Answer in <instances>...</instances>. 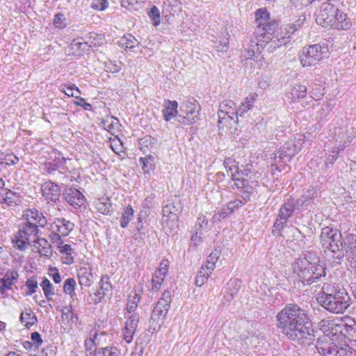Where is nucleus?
Wrapping results in <instances>:
<instances>
[{
    "label": "nucleus",
    "mask_w": 356,
    "mask_h": 356,
    "mask_svg": "<svg viewBox=\"0 0 356 356\" xmlns=\"http://www.w3.org/2000/svg\"><path fill=\"white\" fill-rule=\"evenodd\" d=\"M277 326L289 339L304 346H309L315 340L314 331L307 326V312L297 304H287L276 315Z\"/></svg>",
    "instance_id": "obj_1"
},
{
    "label": "nucleus",
    "mask_w": 356,
    "mask_h": 356,
    "mask_svg": "<svg viewBox=\"0 0 356 356\" xmlns=\"http://www.w3.org/2000/svg\"><path fill=\"white\" fill-rule=\"evenodd\" d=\"M324 309L333 314H343L350 306V297L344 290H337L330 284H323L317 298Z\"/></svg>",
    "instance_id": "obj_2"
},
{
    "label": "nucleus",
    "mask_w": 356,
    "mask_h": 356,
    "mask_svg": "<svg viewBox=\"0 0 356 356\" xmlns=\"http://www.w3.org/2000/svg\"><path fill=\"white\" fill-rule=\"evenodd\" d=\"M318 263V258L309 252L296 260L293 266L294 273L302 282L310 284L325 275V268Z\"/></svg>",
    "instance_id": "obj_3"
},
{
    "label": "nucleus",
    "mask_w": 356,
    "mask_h": 356,
    "mask_svg": "<svg viewBox=\"0 0 356 356\" xmlns=\"http://www.w3.org/2000/svg\"><path fill=\"white\" fill-rule=\"evenodd\" d=\"M171 300L170 292L165 291L162 293V297L160 298L156 302L149 320V330L152 331V333L157 332L160 328V321H163L168 314Z\"/></svg>",
    "instance_id": "obj_4"
},
{
    "label": "nucleus",
    "mask_w": 356,
    "mask_h": 356,
    "mask_svg": "<svg viewBox=\"0 0 356 356\" xmlns=\"http://www.w3.org/2000/svg\"><path fill=\"white\" fill-rule=\"evenodd\" d=\"M328 51L327 45L315 44L304 47L300 56V60L303 67L316 65L326 56Z\"/></svg>",
    "instance_id": "obj_5"
},
{
    "label": "nucleus",
    "mask_w": 356,
    "mask_h": 356,
    "mask_svg": "<svg viewBox=\"0 0 356 356\" xmlns=\"http://www.w3.org/2000/svg\"><path fill=\"white\" fill-rule=\"evenodd\" d=\"M200 106L193 99L184 101L180 106L178 121L184 125L194 124L199 119Z\"/></svg>",
    "instance_id": "obj_6"
},
{
    "label": "nucleus",
    "mask_w": 356,
    "mask_h": 356,
    "mask_svg": "<svg viewBox=\"0 0 356 356\" xmlns=\"http://www.w3.org/2000/svg\"><path fill=\"white\" fill-rule=\"evenodd\" d=\"M318 327L323 332L325 337L333 341L341 337L343 330H352V327L348 326L338 318H324L318 323Z\"/></svg>",
    "instance_id": "obj_7"
},
{
    "label": "nucleus",
    "mask_w": 356,
    "mask_h": 356,
    "mask_svg": "<svg viewBox=\"0 0 356 356\" xmlns=\"http://www.w3.org/2000/svg\"><path fill=\"white\" fill-rule=\"evenodd\" d=\"M325 339L318 341L316 348L322 356H356L355 350L348 345L339 346L333 343L325 342Z\"/></svg>",
    "instance_id": "obj_8"
},
{
    "label": "nucleus",
    "mask_w": 356,
    "mask_h": 356,
    "mask_svg": "<svg viewBox=\"0 0 356 356\" xmlns=\"http://www.w3.org/2000/svg\"><path fill=\"white\" fill-rule=\"evenodd\" d=\"M220 255V250L215 249L207 257V262L202 265L196 278L195 284L198 286H202L211 275L216 268V264Z\"/></svg>",
    "instance_id": "obj_9"
},
{
    "label": "nucleus",
    "mask_w": 356,
    "mask_h": 356,
    "mask_svg": "<svg viewBox=\"0 0 356 356\" xmlns=\"http://www.w3.org/2000/svg\"><path fill=\"white\" fill-rule=\"evenodd\" d=\"M336 13V6L330 3H323L316 13V22L323 27H330Z\"/></svg>",
    "instance_id": "obj_10"
},
{
    "label": "nucleus",
    "mask_w": 356,
    "mask_h": 356,
    "mask_svg": "<svg viewBox=\"0 0 356 356\" xmlns=\"http://www.w3.org/2000/svg\"><path fill=\"white\" fill-rule=\"evenodd\" d=\"M110 341V337L106 332L92 329L85 341L86 350H92L95 346L104 347Z\"/></svg>",
    "instance_id": "obj_11"
},
{
    "label": "nucleus",
    "mask_w": 356,
    "mask_h": 356,
    "mask_svg": "<svg viewBox=\"0 0 356 356\" xmlns=\"http://www.w3.org/2000/svg\"><path fill=\"white\" fill-rule=\"evenodd\" d=\"M112 291V285L107 275H102L99 282V288L93 294H90L86 301L90 305H97L102 301L104 296Z\"/></svg>",
    "instance_id": "obj_12"
},
{
    "label": "nucleus",
    "mask_w": 356,
    "mask_h": 356,
    "mask_svg": "<svg viewBox=\"0 0 356 356\" xmlns=\"http://www.w3.org/2000/svg\"><path fill=\"white\" fill-rule=\"evenodd\" d=\"M74 224L65 218H56L51 227L54 233L52 239L55 240L58 244L63 243L61 236H67L74 229Z\"/></svg>",
    "instance_id": "obj_13"
},
{
    "label": "nucleus",
    "mask_w": 356,
    "mask_h": 356,
    "mask_svg": "<svg viewBox=\"0 0 356 356\" xmlns=\"http://www.w3.org/2000/svg\"><path fill=\"white\" fill-rule=\"evenodd\" d=\"M328 260L333 264H340L344 257L342 241L323 248Z\"/></svg>",
    "instance_id": "obj_14"
},
{
    "label": "nucleus",
    "mask_w": 356,
    "mask_h": 356,
    "mask_svg": "<svg viewBox=\"0 0 356 356\" xmlns=\"http://www.w3.org/2000/svg\"><path fill=\"white\" fill-rule=\"evenodd\" d=\"M341 234L336 229H332L329 227H323L321 230L320 235V241L322 248L328 247V245H332L340 242L341 241Z\"/></svg>",
    "instance_id": "obj_15"
},
{
    "label": "nucleus",
    "mask_w": 356,
    "mask_h": 356,
    "mask_svg": "<svg viewBox=\"0 0 356 356\" xmlns=\"http://www.w3.org/2000/svg\"><path fill=\"white\" fill-rule=\"evenodd\" d=\"M177 209L172 204H169L163 207V217L161 220L162 225L164 229L166 227L170 229L177 227Z\"/></svg>",
    "instance_id": "obj_16"
},
{
    "label": "nucleus",
    "mask_w": 356,
    "mask_h": 356,
    "mask_svg": "<svg viewBox=\"0 0 356 356\" xmlns=\"http://www.w3.org/2000/svg\"><path fill=\"white\" fill-rule=\"evenodd\" d=\"M278 28V23L275 20H271L268 22H259V27L256 31V33L259 38L268 42H272L271 35Z\"/></svg>",
    "instance_id": "obj_17"
},
{
    "label": "nucleus",
    "mask_w": 356,
    "mask_h": 356,
    "mask_svg": "<svg viewBox=\"0 0 356 356\" xmlns=\"http://www.w3.org/2000/svg\"><path fill=\"white\" fill-rule=\"evenodd\" d=\"M127 321L123 330V337L127 343H131L138 326L139 316L136 314H127Z\"/></svg>",
    "instance_id": "obj_18"
},
{
    "label": "nucleus",
    "mask_w": 356,
    "mask_h": 356,
    "mask_svg": "<svg viewBox=\"0 0 356 356\" xmlns=\"http://www.w3.org/2000/svg\"><path fill=\"white\" fill-rule=\"evenodd\" d=\"M169 261L168 260H163L159 265V267L155 271L152 279V290L157 291L160 289L167 274L168 272Z\"/></svg>",
    "instance_id": "obj_19"
},
{
    "label": "nucleus",
    "mask_w": 356,
    "mask_h": 356,
    "mask_svg": "<svg viewBox=\"0 0 356 356\" xmlns=\"http://www.w3.org/2000/svg\"><path fill=\"white\" fill-rule=\"evenodd\" d=\"M67 160L71 161L70 159H67L65 157H55L52 161L44 163L45 170L48 173H52L56 170H59L61 173H65L66 171L71 172L74 169L66 165Z\"/></svg>",
    "instance_id": "obj_20"
},
{
    "label": "nucleus",
    "mask_w": 356,
    "mask_h": 356,
    "mask_svg": "<svg viewBox=\"0 0 356 356\" xmlns=\"http://www.w3.org/2000/svg\"><path fill=\"white\" fill-rule=\"evenodd\" d=\"M43 197L47 200L56 202L58 200L60 195V189L58 185L49 181L44 183L42 186Z\"/></svg>",
    "instance_id": "obj_21"
},
{
    "label": "nucleus",
    "mask_w": 356,
    "mask_h": 356,
    "mask_svg": "<svg viewBox=\"0 0 356 356\" xmlns=\"http://www.w3.org/2000/svg\"><path fill=\"white\" fill-rule=\"evenodd\" d=\"M64 197L65 200L74 208L81 207L86 202L84 195L74 188H67L65 191Z\"/></svg>",
    "instance_id": "obj_22"
},
{
    "label": "nucleus",
    "mask_w": 356,
    "mask_h": 356,
    "mask_svg": "<svg viewBox=\"0 0 356 356\" xmlns=\"http://www.w3.org/2000/svg\"><path fill=\"white\" fill-rule=\"evenodd\" d=\"M264 42L267 43V41L262 38L258 39L257 37L255 40H251L245 49L244 57L246 59H252L259 56L264 47Z\"/></svg>",
    "instance_id": "obj_23"
},
{
    "label": "nucleus",
    "mask_w": 356,
    "mask_h": 356,
    "mask_svg": "<svg viewBox=\"0 0 356 356\" xmlns=\"http://www.w3.org/2000/svg\"><path fill=\"white\" fill-rule=\"evenodd\" d=\"M330 27L337 30H348L351 26V21L347 15L336 8V13Z\"/></svg>",
    "instance_id": "obj_24"
},
{
    "label": "nucleus",
    "mask_w": 356,
    "mask_h": 356,
    "mask_svg": "<svg viewBox=\"0 0 356 356\" xmlns=\"http://www.w3.org/2000/svg\"><path fill=\"white\" fill-rule=\"evenodd\" d=\"M19 274L16 270H8L3 277L0 279V292L3 294L6 291L11 289L12 286L17 280Z\"/></svg>",
    "instance_id": "obj_25"
},
{
    "label": "nucleus",
    "mask_w": 356,
    "mask_h": 356,
    "mask_svg": "<svg viewBox=\"0 0 356 356\" xmlns=\"http://www.w3.org/2000/svg\"><path fill=\"white\" fill-rule=\"evenodd\" d=\"M20 233H22L26 236L29 238V241L31 242L36 241V237L38 236L39 229L37 227V225L29 221H26L21 227L19 228Z\"/></svg>",
    "instance_id": "obj_26"
},
{
    "label": "nucleus",
    "mask_w": 356,
    "mask_h": 356,
    "mask_svg": "<svg viewBox=\"0 0 356 356\" xmlns=\"http://www.w3.org/2000/svg\"><path fill=\"white\" fill-rule=\"evenodd\" d=\"M345 250L349 259L356 262V235L348 234L344 239Z\"/></svg>",
    "instance_id": "obj_27"
},
{
    "label": "nucleus",
    "mask_w": 356,
    "mask_h": 356,
    "mask_svg": "<svg viewBox=\"0 0 356 356\" xmlns=\"http://www.w3.org/2000/svg\"><path fill=\"white\" fill-rule=\"evenodd\" d=\"M77 275L82 286H90L93 282V275L90 267H81L78 270Z\"/></svg>",
    "instance_id": "obj_28"
},
{
    "label": "nucleus",
    "mask_w": 356,
    "mask_h": 356,
    "mask_svg": "<svg viewBox=\"0 0 356 356\" xmlns=\"http://www.w3.org/2000/svg\"><path fill=\"white\" fill-rule=\"evenodd\" d=\"M162 111L164 119L166 121L170 120L172 118L179 114L177 111L178 104L177 101L166 100L164 102Z\"/></svg>",
    "instance_id": "obj_29"
},
{
    "label": "nucleus",
    "mask_w": 356,
    "mask_h": 356,
    "mask_svg": "<svg viewBox=\"0 0 356 356\" xmlns=\"http://www.w3.org/2000/svg\"><path fill=\"white\" fill-rule=\"evenodd\" d=\"M12 242L14 244V247L19 250H25L31 243L29 238L20 233V229L13 235Z\"/></svg>",
    "instance_id": "obj_30"
},
{
    "label": "nucleus",
    "mask_w": 356,
    "mask_h": 356,
    "mask_svg": "<svg viewBox=\"0 0 356 356\" xmlns=\"http://www.w3.org/2000/svg\"><path fill=\"white\" fill-rule=\"evenodd\" d=\"M295 209H298L296 200L293 198H289L280 209L279 213L288 219Z\"/></svg>",
    "instance_id": "obj_31"
},
{
    "label": "nucleus",
    "mask_w": 356,
    "mask_h": 356,
    "mask_svg": "<svg viewBox=\"0 0 356 356\" xmlns=\"http://www.w3.org/2000/svg\"><path fill=\"white\" fill-rule=\"evenodd\" d=\"M27 217L26 221L31 220L37 225L38 228V227H44L47 225V220L46 218L43 216L42 213L38 210H30Z\"/></svg>",
    "instance_id": "obj_32"
},
{
    "label": "nucleus",
    "mask_w": 356,
    "mask_h": 356,
    "mask_svg": "<svg viewBox=\"0 0 356 356\" xmlns=\"http://www.w3.org/2000/svg\"><path fill=\"white\" fill-rule=\"evenodd\" d=\"M307 94V87L304 85H296L288 92V97L293 101L303 98Z\"/></svg>",
    "instance_id": "obj_33"
},
{
    "label": "nucleus",
    "mask_w": 356,
    "mask_h": 356,
    "mask_svg": "<svg viewBox=\"0 0 356 356\" xmlns=\"http://www.w3.org/2000/svg\"><path fill=\"white\" fill-rule=\"evenodd\" d=\"M316 191L314 188L308 189L304 195H302L299 199L296 200L298 209H303L309 203L310 200L316 197Z\"/></svg>",
    "instance_id": "obj_34"
},
{
    "label": "nucleus",
    "mask_w": 356,
    "mask_h": 356,
    "mask_svg": "<svg viewBox=\"0 0 356 356\" xmlns=\"http://www.w3.org/2000/svg\"><path fill=\"white\" fill-rule=\"evenodd\" d=\"M22 202L20 195L10 190H7L1 203L6 204L8 206L17 205Z\"/></svg>",
    "instance_id": "obj_35"
},
{
    "label": "nucleus",
    "mask_w": 356,
    "mask_h": 356,
    "mask_svg": "<svg viewBox=\"0 0 356 356\" xmlns=\"http://www.w3.org/2000/svg\"><path fill=\"white\" fill-rule=\"evenodd\" d=\"M305 20L306 17L305 15H302L299 17L298 19L296 20L295 23L289 24L288 27L285 28L286 31V35H287V36L282 37V40H284L286 38H291V35H293L296 31H298V29L302 26Z\"/></svg>",
    "instance_id": "obj_36"
},
{
    "label": "nucleus",
    "mask_w": 356,
    "mask_h": 356,
    "mask_svg": "<svg viewBox=\"0 0 356 356\" xmlns=\"http://www.w3.org/2000/svg\"><path fill=\"white\" fill-rule=\"evenodd\" d=\"M120 351L115 347L105 346L96 348L95 356H119Z\"/></svg>",
    "instance_id": "obj_37"
},
{
    "label": "nucleus",
    "mask_w": 356,
    "mask_h": 356,
    "mask_svg": "<svg viewBox=\"0 0 356 356\" xmlns=\"http://www.w3.org/2000/svg\"><path fill=\"white\" fill-rule=\"evenodd\" d=\"M219 109L225 113H229L234 115L236 118V104L232 100H225L219 105Z\"/></svg>",
    "instance_id": "obj_38"
},
{
    "label": "nucleus",
    "mask_w": 356,
    "mask_h": 356,
    "mask_svg": "<svg viewBox=\"0 0 356 356\" xmlns=\"http://www.w3.org/2000/svg\"><path fill=\"white\" fill-rule=\"evenodd\" d=\"M33 242L34 243L33 246L38 250V252L40 254L44 255L47 254L50 245L46 239L38 238L37 236L36 241Z\"/></svg>",
    "instance_id": "obj_39"
},
{
    "label": "nucleus",
    "mask_w": 356,
    "mask_h": 356,
    "mask_svg": "<svg viewBox=\"0 0 356 356\" xmlns=\"http://www.w3.org/2000/svg\"><path fill=\"white\" fill-rule=\"evenodd\" d=\"M76 281L73 278H67L64 283L63 291L70 295L72 300H74L76 294L75 293Z\"/></svg>",
    "instance_id": "obj_40"
},
{
    "label": "nucleus",
    "mask_w": 356,
    "mask_h": 356,
    "mask_svg": "<svg viewBox=\"0 0 356 356\" xmlns=\"http://www.w3.org/2000/svg\"><path fill=\"white\" fill-rule=\"evenodd\" d=\"M20 320L22 323L27 327L32 326L37 321L36 316L33 312L30 311L29 312L21 313Z\"/></svg>",
    "instance_id": "obj_41"
},
{
    "label": "nucleus",
    "mask_w": 356,
    "mask_h": 356,
    "mask_svg": "<svg viewBox=\"0 0 356 356\" xmlns=\"http://www.w3.org/2000/svg\"><path fill=\"white\" fill-rule=\"evenodd\" d=\"M60 90L69 97H73L78 99L80 98L81 92L74 84L68 86L62 85L60 86Z\"/></svg>",
    "instance_id": "obj_42"
},
{
    "label": "nucleus",
    "mask_w": 356,
    "mask_h": 356,
    "mask_svg": "<svg viewBox=\"0 0 356 356\" xmlns=\"http://www.w3.org/2000/svg\"><path fill=\"white\" fill-rule=\"evenodd\" d=\"M134 216V209L131 207L129 206L124 209V211L122 213L121 220H120V225L122 227L125 228L130 220Z\"/></svg>",
    "instance_id": "obj_43"
},
{
    "label": "nucleus",
    "mask_w": 356,
    "mask_h": 356,
    "mask_svg": "<svg viewBox=\"0 0 356 356\" xmlns=\"http://www.w3.org/2000/svg\"><path fill=\"white\" fill-rule=\"evenodd\" d=\"M41 286L42 288L44 294L47 299H50V296L54 294V286L49 282L47 278H44L42 283Z\"/></svg>",
    "instance_id": "obj_44"
},
{
    "label": "nucleus",
    "mask_w": 356,
    "mask_h": 356,
    "mask_svg": "<svg viewBox=\"0 0 356 356\" xmlns=\"http://www.w3.org/2000/svg\"><path fill=\"white\" fill-rule=\"evenodd\" d=\"M255 16L257 28L259 27V22L269 21V13L265 8L258 9L255 13Z\"/></svg>",
    "instance_id": "obj_45"
},
{
    "label": "nucleus",
    "mask_w": 356,
    "mask_h": 356,
    "mask_svg": "<svg viewBox=\"0 0 356 356\" xmlns=\"http://www.w3.org/2000/svg\"><path fill=\"white\" fill-rule=\"evenodd\" d=\"M96 208L99 212L102 214H106L110 212L111 209V203L108 202V200H105V201H102L99 200L95 203Z\"/></svg>",
    "instance_id": "obj_46"
},
{
    "label": "nucleus",
    "mask_w": 356,
    "mask_h": 356,
    "mask_svg": "<svg viewBox=\"0 0 356 356\" xmlns=\"http://www.w3.org/2000/svg\"><path fill=\"white\" fill-rule=\"evenodd\" d=\"M148 15L153 22L154 26H158L161 22L160 11L156 6H153L148 12Z\"/></svg>",
    "instance_id": "obj_47"
},
{
    "label": "nucleus",
    "mask_w": 356,
    "mask_h": 356,
    "mask_svg": "<svg viewBox=\"0 0 356 356\" xmlns=\"http://www.w3.org/2000/svg\"><path fill=\"white\" fill-rule=\"evenodd\" d=\"M131 296H129V298L127 302V314H130L132 312H134L138 306V303L139 302L140 298L138 294L134 293V295L132 296L133 300L131 299Z\"/></svg>",
    "instance_id": "obj_48"
},
{
    "label": "nucleus",
    "mask_w": 356,
    "mask_h": 356,
    "mask_svg": "<svg viewBox=\"0 0 356 356\" xmlns=\"http://www.w3.org/2000/svg\"><path fill=\"white\" fill-rule=\"evenodd\" d=\"M121 42L123 45H124L125 49H132L136 45H138L139 42L137 41V40L131 35H129L128 36L124 37Z\"/></svg>",
    "instance_id": "obj_49"
},
{
    "label": "nucleus",
    "mask_w": 356,
    "mask_h": 356,
    "mask_svg": "<svg viewBox=\"0 0 356 356\" xmlns=\"http://www.w3.org/2000/svg\"><path fill=\"white\" fill-rule=\"evenodd\" d=\"M235 117L227 116L224 119L218 120V127L219 129L225 130V129H227L232 125V122H235Z\"/></svg>",
    "instance_id": "obj_50"
},
{
    "label": "nucleus",
    "mask_w": 356,
    "mask_h": 356,
    "mask_svg": "<svg viewBox=\"0 0 356 356\" xmlns=\"http://www.w3.org/2000/svg\"><path fill=\"white\" fill-rule=\"evenodd\" d=\"M252 108L253 106L244 99L241 106L236 109V119H238V116H243Z\"/></svg>",
    "instance_id": "obj_51"
},
{
    "label": "nucleus",
    "mask_w": 356,
    "mask_h": 356,
    "mask_svg": "<svg viewBox=\"0 0 356 356\" xmlns=\"http://www.w3.org/2000/svg\"><path fill=\"white\" fill-rule=\"evenodd\" d=\"M287 218H284L281 216V214L279 213L278 218L276 219L275 223H274V229L273 230V232H275L277 231V232H280L282 229L285 226Z\"/></svg>",
    "instance_id": "obj_52"
},
{
    "label": "nucleus",
    "mask_w": 356,
    "mask_h": 356,
    "mask_svg": "<svg viewBox=\"0 0 356 356\" xmlns=\"http://www.w3.org/2000/svg\"><path fill=\"white\" fill-rule=\"evenodd\" d=\"M152 157H140L139 163L142 165V168L145 172H149L152 168Z\"/></svg>",
    "instance_id": "obj_53"
},
{
    "label": "nucleus",
    "mask_w": 356,
    "mask_h": 356,
    "mask_svg": "<svg viewBox=\"0 0 356 356\" xmlns=\"http://www.w3.org/2000/svg\"><path fill=\"white\" fill-rule=\"evenodd\" d=\"M26 286L29 289V292L27 293V295H32L38 288V282L36 281V279L34 277H31L30 279H28L26 282Z\"/></svg>",
    "instance_id": "obj_54"
},
{
    "label": "nucleus",
    "mask_w": 356,
    "mask_h": 356,
    "mask_svg": "<svg viewBox=\"0 0 356 356\" xmlns=\"http://www.w3.org/2000/svg\"><path fill=\"white\" fill-rule=\"evenodd\" d=\"M235 161L233 160L232 157H226L224 160V165L226 168L228 169L233 175V170H234L236 172L238 171V167L234 164Z\"/></svg>",
    "instance_id": "obj_55"
},
{
    "label": "nucleus",
    "mask_w": 356,
    "mask_h": 356,
    "mask_svg": "<svg viewBox=\"0 0 356 356\" xmlns=\"http://www.w3.org/2000/svg\"><path fill=\"white\" fill-rule=\"evenodd\" d=\"M208 224V220L205 216H200L197 218V224L195 225L197 231H201L206 228Z\"/></svg>",
    "instance_id": "obj_56"
},
{
    "label": "nucleus",
    "mask_w": 356,
    "mask_h": 356,
    "mask_svg": "<svg viewBox=\"0 0 356 356\" xmlns=\"http://www.w3.org/2000/svg\"><path fill=\"white\" fill-rule=\"evenodd\" d=\"M86 46V42H80L78 39H74L71 43V48L76 50H84Z\"/></svg>",
    "instance_id": "obj_57"
},
{
    "label": "nucleus",
    "mask_w": 356,
    "mask_h": 356,
    "mask_svg": "<svg viewBox=\"0 0 356 356\" xmlns=\"http://www.w3.org/2000/svg\"><path fill=\"white\" fill-rule=\"evenodd\" d=\"M145 0H122L121 5L122 7L129 8V6H134L138 3H143Z\"/></svg>",
    "instance_id": "obj_58"
},
{
    "label": "nucleus",
    "mask_w": 356,
    "mask_h": 356,
    "mask_svg": "<svg viewBox=\"0 0 356 356\" xmlns=\"http://www.w3.org/2000/svg\"><path fill=\"white\" fill-rule=\"evenodd\" d=\"M65 19L64 15L62 13H57L54 16V24L56 27H62L63 26V20Z\"/></svg>",
    "instance_id": "obj_59"
},
{
    "label": "nucleus",
    "mask_w": 356,
    "mask_h": 356,
    "mask_svg": "<svg viewBox=\"0 0 356 356\" xmlns=\"http://www.w3.org/2000/svg\"><path fill=\"white\" fill-rule=\"evenodd\" d=\"M58 248H59V251L65 255L72 254V251H73L70 245H68V244L63 245V243L61 244H60V245L58 246Z\"/></svg>",
    "instance_id": "obj_60"
},
{
    "label": "nucleus",
    "mask_w": 356,
    "mask_h": 356,
    "mask_svg": "<svg viewBox=\"0 0 356 356\" xmlns=\"http://www.w3.org/2000/svg\"><path fill=\"white\" fill-rule=\"evenodd\" d=\"M19 161L18 157H14L13 159H10V157H0V163L1 164L5 163L6 165H15Z\"/></svg>",
    "instance_id": "obj_61"
},
{
    "label": "nucleus",
    "mask_w": 356,
    "mask_h": 356,
    "mask_svg": "<svg viewBox=\"0 0 356 356\" xmlns=\"http://www.w3.org/2000/svg\"><path fill=\"white\" fill-rule=\"evenodd\" d=\"M97 3H93L92 7L96 8L99 10H103L108 6L106 0H96Z\"/></svg>",
    "instance_id": "obj_62"
},
{
    "label": "nucleus",
    "mask_w": 356,
    "mask_h": 356,
    "mask_svg": "<svg viewBox=\"0 0 356 356\" xmlns=\"http://www.w3.org/2000/svg\"><path fill=\"white\" fill-rule=\"evenodd\" d=\"M73 313L72 307V305H70L68 307H64L62 309V318L70 319V317L71 316V314Z\"/></svg>",
    "instance_id": "obj_63"
},
{
    "label": "nucleus",
    "mask_w": 356,
    "mask_h": 356,
    "mask_svg": "<svg viewBox=\"0 0 356 356\" xmlns=\"http://www.w3.org/2000/svg\"><path fill=\"white\" fill-rule=\"evenodd\" d=\"M243 204V202L241 200H236L227 203V207L228 208V209L234 211V209L241 207Z\"/></svg>",
    "instance_id": "obj_64"
}]
</instances>
